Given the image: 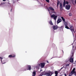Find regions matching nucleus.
I'll use <instances>...</instances> for the list:
<instances>
[{
  "label": "nucleus",
  "instance_id": "obj_1",
  "mask_svg": "<svg viewBox=\"0 0 76 76\" xmlns=\"http://www.w3.org/2000/svg\"><path fill=\"white\" fill-rule=\"evenodd\" d=\"M69 29L71 31L72 34H73V32L75 33V28L73 25H69Z\"/></svg>",
  "mask_w": 76,
  "mask_h": 76
},
{
  "label": "nucleus",
  "instance_id": "obj_2",
  "mask_svg": "<svg viewBox=\"0 0 76 76\" xmlns=\"http://www.w3.org/2000/svg\"><path fill=\"white\" fill-rule=\"evenodd\" d=\"M51 18H52L55 20H56V19H57V16L56 15L54 14H52L51 15Z\"/></svg>",
  "mask_w": 76,
  "mask_h": 76
},
{
  "label": "nucleus",
  "instance_id": "obj_3",
  "mask_svg": "<svg viewBox=\"0 0 76 76\" xmlns=\"http://www.w3.org/2000/svg\"><path fill=\"white\" fill-rule=\"evenodd\" d=\"M73 60H74L73 56H72L71 58L69 59L70 62V63H73Z\"/></svg>",
  "mask_w": 76,
  "mask_h": 76
},
{
  "label": "nucleus",
  "instance_id": "obj_4",
  "mask_svg": "<svg viewBox=\"0 0 76 76\" xmlns=\"http://www.w3.org/2000/svg\"><path fill=\"white\" fill-rule=\"evenodd\" d=\"M70 7H71V6H70V5L68 4L66 5V9H67V10H69V9H70Z\"/></svg>",
  "mask_w": 76,
  "mask_h": 76
},
{
  "label": "nucleus",
  "instance_id": "obj_5",
  "mask_svg": "<svg viewBox=\"0 0 76 76\" xmlns=\"http://www.w3.org/2000/svg\"><path fill=\"white\" fill-rule=\"evenodd\" d=\"M60 8L61 11L63 10V4L61 3H60Z\"/></svg>",
  "mask_w": 76,
  "mask_h": 76
},
{
  "label": "nucleus",
  "instance_id": "obj_6",
  "mask_svg": "<svg viewBox=\"0 0 76 76\" xmlns=\"http://www.w3.org/2000/svg\"><path fill=\"white\" fill-rule=\"evenodd\" d=\"M64 25L65 26V28H66V29H69V27L67 26V23H65V24H64Z\"/></svg>",
  "mask_w": 76,
  "mask_h": 76
},
{
  "label": "nucleus",
  "instance_id": "obj_7",
  "mask_svg": "<svg viewBox=\"0 0 76 76\" xmlns=\"http://www.w3.org/2000/svg\"><path fill=\"white\" fill-rule=\"evenodd\" d=\"M61 18L63 20V21L64 22V23L65 24L66 23H67V22H66L65 19H64V17H61Z\"/></svg>",
  "mask_w": 76,
  "mask_h": 76
},
{
  "label": "nucleus",
  "instance_id": "obj_8",
  "mask_svg": "<svg viewBox=\"0 0 76 76\" xmlns=\"http://www.w3.org/2000/svg\"><path fill=\"white\" fill-rule=\"evenodd\" d=\"M45 64L44 63H41V67H42V68L44 67V66H45Z\"/></svg>",
  "mask_w": 76,
  "mask_h": 76
},
{
  "label": "nucleus",
  "instance_id": "obj_9",
  "mask_svg": "<svg viewBox=\"0 0 76 76\" xmlns=\"http://www.w3.org/2000/svg\"><path fill=\"white\" fill-rule=\"evenodd\" d=\"M27 68H28L27 70H31V65H28L27 66Z\"/></svg>",
  "mask_w": 76,
  "mask_h": 76
},
{
  "label": "nucleus",
  "instance_id": "obj_10",
  "mask_svg": "<svg viewBox=\"0 0 76 76\" xmlns=\"http://www.w3.org/2000/svg\"><path fill=\"white\" fill-rule=\"evenodd\" d=\"M61 21H62V20H61V19H60V18H59L58 19L57 23H59L61 22Z\"/></svg>",
  "mask_w": 76,
  "mask_h": 76
},
{
  "label": "nucleus",
  "instance_id": "obj_11",
  "mask_svg": "<svg viewBox=\"0 0 76 76\" xmlns=\"http://www.w3.org/2000/svg\"><path fill=\"white\" fill-rule=\"evenodd\" d=\"M53 29L54 30H56V29H58V27H57V26H53Z\"/></svg>",
  "mask_w": 76,
  "mask_h": 76
},
{
  "label": "nucleus",
  "instance_id": "obj_12",
  "mask_svg": "<svg viewBox=\"0 0 76 76\" xmlns=\"http://www.w3.org/2000/svg\"><path fill=\"white\" fill-rule=\"evenodd\" d=\"M16 57V55H14L13 56H12V55H9L8 57L9 58H11V57Z\"/></svg>",
  "mask_w": 76,
  "mask_h": 76
},
{
  "label": "nucleus",
  "instance_id": "obj_13",
  "mask_svg": "<svg viewBox=\"0 0 76 76\" xmlns=\"http://www.w3.org/2000/svg\"><path fill=\"white\" fill-rule=\"evenodd\" d=\"M49 9L52 10V11H54V9L52 7H49Z\"/></svg>",
  "mask_w": 76,
  "mask_h": 76
},
{
  "label": "nucleus",
  "instance_id": "obj_14",
  "mask_svg": "<svg viewBox=\"0 0 76 76\" xmlns=\"http://www.w3.org/2000/svg\"><path fill=\"white\" fill-rule=\"evenodd\" d=\"M66 0H64V3L63 4V7H65V5H66Z\"/></svg>",
  "mask_w": 76,
  "mask_h": 76
},
{
  "label": "nucleus",
  "instance_id": "obj_15",
  "mask_svg": "<svg viewBox=\"0 0 76 76\" xmlns=\"http://www.w3.org/2000/svg\"><path fill=\"white\" fill-rule=\"evenodd\" d=\"M36 75V72L35 71L33 72L32 76H35Z\"/></svg>",
  "mask_w": 76,
  "mask_h": 76
},
{
  "label": "nucleus",
  "instance_id": "obj_16",
  "mask_svg": "<svg viewBox=\"0 0 76 76\" xmlns=\"http://www.w3.org/2000/svg\"><path fill=\"white\" fill-rule=\"evenodd\" d=\"M55 73L56 75L55 76H57V75H58V72H57V71H56L55 72Z\"/></svg>",
  "mask_w": 76,
  "mask_h": 76
},
{
  "label": "nucleus",
  "instance_id": "obj_17",
  "mask_svg": "<svg viewBox=\"0 0 76 76\" xmlns=\"http://www.w3.org/2000/svg\"><path fill=\"white\" fill-rule=\"evenodd\" d=\"M49 23H50V24L51 25H53V23L52 22V21H50Z\"/></svg>",
  "mask_w": 76,
  "mask_h": 76
},
{
  "label": "nucleus",
  "instance_id": "obj_18",
  "mask_svg": "<svg viewBox=\"0 0 76 76\" xmlns=\"http://www.w3.org/2000/svg\"><path fill=\"white\" fill-rule=\"evenodd\" d=\"M76 72H74L73 71H71V73H72V74L73 75L74 74H75Z\"/></svg>",
  "mask_w": 76,
  "mask_h": 76
},
{
  "label": "nucleus",
  "instance_id": "obj_19",
  "mask_svg": "<svg viewBox=\"0 0 76 76\" xmlns=\"http://www.w3.org/2000/svg\"><path fill=\"white\" fill-rule=\"evenodd\" d=\"M72 71L75 72V68H74L72 70Z\"/></svg>",
  "mask_w": 76,
  "mask_h": 76
},
{
  "label": "nucleus",
  "instance_id": "obj_20",
  "mask_svg": "<svg viewBox=\"0 0 76 76\" xmlns=\"http://www.w3.org/2000/svg\"><path fill=\"white\" fill-rule=\"evenodd\" d=\"M69 16H72V13H70L69 14Z\"/></svg>",
  "mask_w": 76,
  "mask_h": 76
},
{
  "label": "nucleus",
  "instance_id": "obj_21",
  "mask_svg": "<svg viewBox=\"0 0 76 76\" xmlns=\"http://www.w3.org/2000/svg\"><path fill=\"white\" fill-rule=\"evenodd\" d=\"M73 74H72L71 73V72L70 73H69V76H72Z\"/></svg>",
  "mask_w": 76,
  "mask_h": 76
},
{
  "label": "nucleus",
  "instance_id": "obj_22",
  "mask_svg": "<svg viewBox=\"0 0 76 76\" xmlns=\"http://www.w3.org/2000/svg\"><path fill=\"white\" fill-rule=\"evenodd\" d=\"M65 3L66 4H69V2H68L67 1H65Z\"/></svg>",
  "mask_w": 76,
  "mask_h": 76
},
{
  "label": "nucleus",
  "instance_id": "obj_23",
  "mask_svg": "<svg viewBox=\"0 0 76 76\" xmlns=\"http://www.w3.org/2000/svg\"><path fill=\"white\" fill-rule=\"evenodd\" d=\"M46 1L48 3H49V2H50V0H46Z\"/></svg>",
  "mask_w": 76,
  "mask_h": 76
},
{
  "label": "nucleus",
  "instance_id": "obj_24",
  "mask_svg": "<svg viewBox=\"0 0 76 76\" xmlns=\"http://www.w3.org/2000/svg\"><path fill=\"white\" fill-rule=\"evenodd\" d=\"M58 4H59L57 3V8H58Z\"/></svg>",
  "mask_w": 76,
  "mask_h": 76
},
{
  "label": "nucleus",
  "instance_id": "obj_25",
  "mask_svg": "<svg viewBox=\"0 0 76 76\" xmlns=\"http://www.w3.org/2000/svg\"><path fill=\"white\" fill-rule=\"evenodd\" d=\"M59 3H60V1H58L57 4H59Z\"/></svg>",
  "mask_w": 76,
  "mask_h": 76
},
{
  "label": "nucleus",
  "instance_id": "obj_26",
  "mask_svg": "<svg viewBox=\"0 0 76 76\" xmlns=\"http://www.w3.org/2000/svg\"><path fill=\"white\" fill-rule=\"evenodd\" d=\"M66 66H69V64H68L66 65Z\"/></svg>",
  "mask_w": 76,
  "mask_h": 76
},
{
  "label": "nucleus",
  "instance_id": "obj_27",
  "mask_svg": "<svg viewBox=\"0 0 76 76\" xmlns=\"http://www.w3.org/2000/svg\"><path fill=\"white\" fill-rule=\"evenodd\" d=\"M0 58L1 60H2V59H3V57H0Z\"/></svg>",
  "mask_w": 76,
  "mask_h": 76
},
{
  "label": "nucleus",
  "instance_id": "obj_28",
  "mask_svg": "<svg viewBox=\"0 0 76 76\" xmlns=\"http://www.w3.org/2000/svg\"><path fill=\"white\" fill-rule=\"evenodd\" d=\"M74 74H75V76H76V73L75 72V73Z\"/></svg>",
  "mask_w": 76,
  "mask_h": 76
},
{
  "label": "nucleus",
  "instance_id": "obj_29",
  "mask_svg": "<svg viewBox=\"0 0 76 76\" xmlns=\"http://www.w3.org/2000/svg\"><path fill=\"white\" fill-rule=\"evenodd\" d=\"M64 75H65V76H67V75H66V74H64Z\"/></svg>",
  "mask_w": 76,
  "mask_h": 76
},
{
  "label": "nucleus",
  "instance_id": "obj_30",
  "mask_svg": "<svg viewBox=\"0 0 76 76\" xmlns=\"http://www.w3.org/2000/svg\"><path fill=\"white\" fill-rule=\"evenodd\" d=\"M73 48H74V46H72V48L73 49Z\"/></svg>",
  "mask_w": 76,
  "mask_h": 76
},
{
  "label": "nucleus",
  "instance_id": "obj_31",
  "mask_svg": "<svg viewBox=\"0 0 76 76\" xmlns=\"http://www.w3.org/2000/svg\"><path fill=\"white\" fill-rule=\"evenodd\" d=\"M63 68V67H62V68L61 69H61H62Z\"/></svg>",
  "mask_w": 76,
  "mask_h": 76
},
{
  "label": "nucleus",
  "instance_id": "obj_32",
  "mask_svg": "<svg viewBox=\"0 0 76 76\" xmlns=\"http://www.w3.org/2000/svg\"><path fill=\"white\" fill-rule=\"evenodd\" d=\"M6 0H3V1H6Z\"/></svg>",
  "mask_w": 76,
  "mask_h": 76
},
{
  "label": "nucleus",
  "instance_id": "obj_33",
  "mask_svg": "<svg viewBox=\"0 0 76 76\" xmlns=\"http://www.w3.org/2000/svg\"><path fill=\"white\" fill-rule=\"evenodd\" d=\"M49 13H50V15H51V13H50V12H49Z\"/></svg>",
  "mask_w": 76,
  "mask_h": 76
},
{
  "label": "nucleus",
  "instance_id": "obj_34",
  "mask_svg": "<svg viewBox=\"0 0 76 76\" xmlns=\"http://www.w3.org/2000/svg\"><path fill=\"white\" fill-rule=\"evenodd\" d=\"M52 74H51L50 75V76H51V75H52Z\"/></svg>",
  "mask_w": 76,
  "mask_h": 76
},
{
  "label": "nucleus",
  "instance_id": "obj_35",
  "mask_svg": "<svg viewBox=\"0 0 76 76\" xmlns=\"http://www.w3.org/2000/svg\"><path fill=\"white\" fill-rule=\"evenodd\" d=\"M11 12H12V9H11Z\"/></svg>",
  "mask_w": 76,
  "mask_h": 76
},
{
  "label": "nucleus",
  "instance_id": "obj_36",
  "mask_svg": "<svg viewBox=\"0 0 76 76\" xmlns=\"http://www.w3.org/2000/svg\"><path fill=\"white\" fill-rule=\"evenodd\" d=\"M47 63H48V61H47Z\"/></svg>",
  "mask_w": 76,
  "mask_h": 76
},
{
  "label": "nucleus",
  "instance_id": "obj_37",
  "mask_svg": "<svg viewBox=\"0 0 76 76\" xmlns=\"http://www.w3.org/2000/svg\"><path fill=\"white\" fill-rule=\"evenodd\" d=\"M1 61H2V60H1Z\"/></svg>",
  "mask_w": 76,
  "mask_h": 76
},
{
  "label": "nucleus",
  "instance_id": "obj_38",
  "mask_svg": "<svg viewBox=\"0 0 76 76\" xmlns=\"http://www.w3.org/2000/svg\"><path fill=\"white\" fill-rule=\"evenodd\" d=\"M55 76H56V75H55Z\"/></svg>",
  "mask_w": 76,
  "mask_h": 76
}]
</instances>
